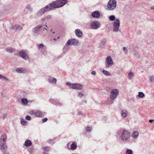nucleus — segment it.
Listing matches in <instances>:
<instances>
[{
	"mask_svg": "<svg viewBox=\"0 0 154 154\" xmlns=\"http://www.w3.org/2000/svg\"><path fill=\"white\" fill-rule=\"evenodd\" d=\"M68 2L67 0H57L53 1L45 7L40 9L35 15L38 17H40L46 11L55 10L57 8L61 7Z\"/></svg>",
	"mask_w": 154,
	"mask_h": 154,
	"instance_id": "1",
	"label": "nucleus"
},
{
	"mask_svg": "<svg viewBox=\"0 0 154 154\" xmlns=\"http://www.w3.org/2000/svg\"><path fill=\"white\" fill-rule=\"evenodd\" d=\"M66 85L69 86L70 88L77 90H81L83 88L82 85L80 83H71L69 82H67Z\"/></svg>",
	"mask_w": 154,
	"mask_h": 154,
	"instance_id": "2",
	"label": "nucleus"
},
{
	"mask_svg": "<svg viewBox=\"0 0 154 154\" xmlns=\"http://www.w3.org/2000/svg\"><path fill=\"white\" fill-rule=\"evenodd\" d=\"M117 2L116 0H110L107 3L106 10L109 11L114 10L116 8Z\"/></svg>",
	"mask_w": 154,
	"mask_h": 154,
	"instance_id": "3",
	"label": "nucleus"
},
{
	"mask_svg": "<svg viewBox=\"0 0 154 154\" xmlns=\"http://www.w3.org/2000/svg\"><path fill=\"white\" fill-rule=\"evenodd\" d=\"M130 137V133L127 131L123 130L122 132L120 138L123 141H128L129 140Z\"/></svg>",
	"mask_w": 154,
	"mask_h": 154,
	"instance_id": "4",
	"label": "nucleus"
},
{
	"mask_svg": "<svg viewBox=\"0 0 154 154\" xmlns=\"http://www.w3.org/2000/svg\"><path fill=\"white\" fill-rule=\"evenodd\" d=\"M119 94V91L117 89H112L111 91L109 96L111 100H114L117 97Z\"/></svg>",
	"mask_w": 154,
	"mask_h": 154,
	"instance_id": "5",
	"label": "nucleus"
},
{
	"mask_svg": "<svg viewBox=\"0 0 154 154\" xmlns=\"http://www.w3.org/2000/svg\"><path fill=\"white\" fill-rule=\"evenodd\" d=\"M120 25L119 20L117 19H116L113 23V30L114 32H117L119 31Z\"/></svg>",
	"mask_w": 154,
	"mask_h": 154,
	"instance_id": "6",
	"label": "nucleus"
},
{
	"mask_svg": "<svg viewBox=\"0 0 154 154\" xmlns=\"http://www.w3.org/2000/svg\"><path fill=\"white\" fill-rule=\"evenodd\" d=\"M42 24H39L37 26L34 27L32 29V32L33 34L35 35H38L39 34V30L42 27Z\"/></svg>",
	"mask_w": 154,
	"mask_h": 154,
	"instance_id": "7",
	"label": "nucleus"
},
{
	"mask_svg": "<svg viewBox=\"0 0 154 154\" xmlns=\"http://www.w3.org/2000/svg\"><path fill=\"white\" fill-rule=\"evenodd\" d=\"M113 62L110 56H108L106 58V68H109L110 66H111L113 65Z\"/></svg>",
	"mask_w": 154,
	"mask_h": 154,
	"instance_id": "8",
	"label": "nucleus"
},
{
	"mask_svg": "<svg viewBox=\"0 0 154 154\" xmlns=\"http://www.w3.org/2000/svg\"><path fill=\"white\" fill-rule=\"evenodd\" d=\"M100 26V23L97 20L93 21L91 23V26L93 29H97Z\"/></svg>",
	"mask_w": 154,
	"mask_h": 154,
	"instance_id": "9",
	"label": "nucleus"
},
{
	"mask_svg": "<svg viewBox=\"0 0 154 154\" xmlns=\"http://www.w3.org/2000/svg\"><path fill=\"white\" fill-rule=\"evenodd\" d=\"M19 54L20 56L24 60H27L29 59L27 53L23 50L20 51L19 52Z\"/></svg>",
	"mask_w": 154,
	"mask_h": 154,
	"instance_id": "10",
	"label": "nucleus"
},
{
	"mask_svg": "<svg viewBox=\"0 0 154 154\" xmlns=\"http://www.w3.org/2000/svg\"><path fill=\"white\" fill-rule=\"evenodd\" d=\"M79 43L78 40L75 38L71 39L69 40L67 42V44L69 45H77Z\"/></svg>",
	"mask_w": 154,
	"mask_h": 154,
	"instance_id": "11",
	"label": "nucleus"
},
{
	"mask_svg": "<svg viewBox=\"0 0 154 154\" xmlns=\"http://www.w3.org/2000/svg\"><path fill=\"white\" fill-rule=\"evenodd\" d=\"M7 149V146L6 143L0 141V149L2 151L6 150Z\"/></svg>",
	"mask_w": 154,
	"mask_h": 154,
	"instance_id": "12",
	"label": "nucleus"
},
{
	"mask_svg": "<svg viewBox=\"0 0 154 154\" xmlns=\"http://www.w3.org/2000/svg\"><path fill=\"white\" fill-rule=\"evenodd\" d=\"M16 72L18 73H25L27 72L28 70L24 68L19 67L17 68L16 70Z\"/></svg>",
	"mask_w": 154,
	"mask_h": 154,
	"instance_id": "13",
	"label": "nucleus"
},
{
	"mask_svg": "<svg viewBox=\"0 0 154 154\" xmlns=\"http://www.w3.org/2000/svg\"><path fill=\"white\" fill-rule=\"evenodd\" d=\"M48 81L50 84H55L57 82V79L55 78H53L51 76H49L48 79Z\"/></svg>",
	"mask_w": 154,
	"mask_h": 154,
	"instance_id": "14",
	"label": "nucleus"
},
{
	"mask_svg": "<svg viewBox=\"0 0 154 154\" xmlns=\"http://www.w3.org/2000/svg\"><path fill=\"white\" fill-rule=\"evenodd\" d=\"M75 32L76 36L79 38L82 37L83 35V32L80 29H76Z\"/></svg>",
	"mask_w": 154,
	"mask_h": 154,
	"instance_id": "15",
	"label": "nucleus"
},
{
	"mask_svg": "<svg viewBox=\"0 0 154 154\" xmlns=\"http://www.w3.org/2000/svg\"><path fill=\"white\" fill-rule=\"evenodd\" d=\"M107 42V40L106 38L103 39L100 44V47L101 48H103L105 47V46Z\"/></svg>",
	"mask_w": 154,
	"mask_h": 154,
	"instance_id": "16",
	"label": "nucleus"
},
{
	"mask_svg": "<svg viewBox=\"0 0 154 154\" xmlns=\"http://www.w3.org/2000/svg\"><path fill=\"white\" fill-rule=\"evenodd\" d=\"M121 116L122 117L125 118L128 115V111L126 109H122L121 111Z\"/></svg>",
	"mask_w": 154,
	"mask_h": 154,
	"instance_id": "17",
	"label": "nucleus"
},
{
	"mask_svg": "<svg viewBox=\"0 0 154 154\" xmlns=\"http://www.w3.org/2000/svg\"><path fill=\"white\" fill-rule=\"evenodd\" d=\"M92 16L94 18H98L100 15L99 11H96L93 12L91 14Z\"/></svg>",
	"mask_w": 154,
	"mask_h": 154,
	"instance_id": "18",
	"label": "nucleus"
},
{
	"mask_svg": "<svg viewBox=\"0 0 154 154\" xmlns=\"http://www.w3.org/2000/svg\"><path fill=\"white\" fill-rule=\"evenodd\" d=\"M6 51L9 53H12L16 51V49L11 47H8L6 48Z\"/></svg>",
	"mask_w": 154,
	"mask_h": 154,
	"instance_id": "19",
	"label": "nucleus"
},
{
	"mask_svg": "<svg viewBox=\"0 0 154 154\" xmlns=\"http://www.w3.org/2000/svg\"><path fill=\"white\" fill-rule=\"evenodd\" d=\"M7 137L6 134L5 133L3 134L1 136L0 141L2 140V142L6 143Z\"/></svg>",
	"mask_w": 154,
	"mask_h": 154,
	"instance_id": "20",
	"label": "nucleus"
},
{
	"mask_svg": "<svg viewBox=\"0 0 154 154\" xmlns=\"http://www.w3.org/2000/svg\"><path fill=\"white\" fill-rule=\"evenodd\" d=\"M139 133L137 131H134L132 134V137L134 139H136L139 136Z\"/></svg>",
	"mask_w": 154,
	"mask_h": 154,
	"instance_id": "21",
	"label": "nucleus"
},
{
	"mask_svg": "<svg viewBox=\"0 0 154 154\" xmlns=\"http://www.w3.org/2000/svg\"><path fill=\"white\" fill-rule=\"evenodd\" d=\"M32 145V143L31 141L29 140H26L25 142L24 145L26 146H31Z\"/></svg>",
	"mask_w": 154,
	"mask_h": 154,
	"instance_id": "22",
	"label": "nucleus"
},
{
	"mask_svg": "<svg viewBox=\"0 0 154 154\" xmlns=\"http://www.w3.org/2000/svg\"><path fill=\"white\" fill-rule=\"evenodd\" d=\"M35 115L37 117H42L44 116L43 113L39 111L36 112L35 113Z\"/></svg>",
	"mask_w": 154,
	"mask_h": 154,
	"instance_id": "23",
	"label": "nucleus"
},
{
	"mask_svg": "<svg viewBox=\"0 0 154 154\" xmlns=\"http://www.w3.org/2000/svg\"><path fill=\"white\" fill-rule=\"evenodd\" d=\"M101 72L103 74L106 76H110L111 75V74L107 70H103Z\"/></svg>",
	"mask_w": 154,
	"mask_h": 154,
	"instance_id": "24",
	"label": "nucleus"
},
{
	"mask_svg": "<svg viewBox=\"0 0 154 154\" xmlns=\"http://www.w3.org/2000/svg\"><path fill=\"white\" fill-rule=\"evenodd\" d=\"M54 103V104L59 106H62L63 104L61 102L57 100H55Z\"/></svg>",
	"mask_w": 154,
	"mask_h": 154,
	"instance_id": "25",
	"label": "nucleus"
},
{
	"mask_svg": "<svg viewBox=\"0 0 154 154\" xmlns=\"http://www.w3.org/2000/svg\"><path fill=\"white\" fill-rule=\"evenodd\" d=\"M77 145L75 143H72L71 144L70 147V149L72 150H74L76 149L77 148Z\"/></svg>",
	"mask_w": 154,
	"mask_h": 154,
	"instance_id": "26",
	"label": "nucleus"
},
{
	"mask_svg": "<svg viewBox=\"0 0 154 154\" xmlns=\"http://www.w3.org/2000/svg\"><path fill=\"white\" fill-rule=\"evenodd\" d=\"M21 102L24 105H26L28 103L27 100L26 98H23L21 99Z\"/></svg>",
	"mask_w": 154,
	"mask_h": 154,
	"instance_id": "27",
	"label": "nucleus"
},
{
	"mask_svg": "<svg viewBox=\"0 0 154 154\" xmlns=\"http://www.w3.org/2000/svg\"><path fill=\"white\" fill-rule=\"evenodd\" d=\"M134 76V73L132 72H130L128 73V78L129 79H132L133 77Z\"/></svg>",
	"mask_w": 154,
	"mask_h": 154,
	"instance_id": "28",
	"label": "nucleus"
},
{
	"mask_svg": "<svg viewBox=\"0 0 154 154\" xmlns=\"http://www.w3.org/2000/svg\"><path fill=\"white\" fill-rule=\"evenodd\" d=\"M55 138L52 139H49L47 140V142L49 144H53L55 142Z\"/></svg>",
	"mask_w": 154,
	"mask_h": 154,
	"instance_id": "29",
	"label": "nucleus"
},
{
	"mask_svg": "<svg viewBox=\"0 0 154 154\" xmlns=\"http://www.w3.org/2000/svg\"><path fill=\"white\" fill-rule=\"evenodd\" d=\"M149 81L152 83H154V75H151L149 78Z\"/></svg>",
	"mask_w": 154,
	"mask_h": 154,
	"instance_id": "30",
	"label": "nucleus"
},
{
	"mask_svg": "<svg viewBox=\"0 0 154 154\" xmlns=\"http://www.w3.org/2000/svg\"><path fill=\"white\" fill-rule=\"evenodd\" d=\"M0 78L6 80L7 81L9 82V80L6 77L4 76L3 75L0 74Z\"/></svg>",
	"mask_w": 154,
	"mask_h": 154,
	"instance_id": "31",
	"label": "nucleus"
},
{
	"mask_svg": "<svg viewBox=\"0 0 154 154\" xmlns=\"http://www.w3.org/2000/svg\"><path fill=\"white\" fill-rule=\"evenodd\" d=\"M145 96L144 94L143 93L141 92H140L138 93V97L141 98H143Z\"/></svg>",
	"mask_w": 154,
	"mask_h": 154,
	"instance_id": "32",
	"label": "nucleus"
},
{
	"mask_svg": "<svg viewBox=\"0 0 154 154\" xmlns=\"http://www.w3.org/2000/svg\"><path fill=\"white\" fill-rule=\"evenodd\" d=\"M20 27L19 25L18 24H16L12 26V29L14 30H17Z\"/></svg>",
	"mask_w": 154,
	"mask_h": 154,
	"instance_id": "33",
	"label": "nucleus"
},
{
	"mask_svg": "<svg viewBox=\"0 0 154 154\" xmlns=\"http://www.w3.org/2000/svg\"><path fill=\"white\" fill-rule=\"evenodd\" d=\"M26 8L29 10L30 11H32V9L30 5H27L26 7Z\"/></svg>",
	"mask_w": 154,
	"mask_h": 154,
	"instance_id": "34",
	"label": "nucleus"
},
{
	"mask_svg": "<svg viewBox=\"0 0 154 154\" xmlns=\"http://www.w3.org/2000/svg\"><path fill=\"white\" fill-rule=\"evenodd\" d=\"M126 154H133V151L132 150L128 149L126 151Z\"/></svg>",
	"mask_w": 154,
	"mask_h": 154,
	"instance_id": "35",
	"label": "nucleus"
},
{
	"mask_svg": "<svg viewBox=\"0 0 154 154\" xmlns=\"http://www.w3.org/2000/svg\"><path fill=\"white\" fill-rule=\"evenodd\" d=\"M109 19L111 21H113L114 20L115 21V20H116L115 17L114 15H111L109 17Z\"/></svg>",
	"mask_w": 154,
	"mask_h": 154,
	"instance_id": "36",
	"label": "nucleus"
},
{
	"mask_svg": "<svg viewBox=\"0 0 154 154\" xmlns=\"http://www.w3.org/2000/svg\"><path fill=\"white\" fill-rule=\"evenodd\" d=\"M51 16L50 15H48L46 17H45L43 18L42 20V21H44L45 20H46L47 19L48 20L49 19H51Z\"/></svg>",
	"mask_w": 154,
	"mask_h": 154,
	"instance_id": "37",
	"label": "nucleus"
},
{
	"mask_svg": "<svg viewBox=\"0 0 154 154\" xmlns=\"http://www.w3.org/2000/svg\"><path fill=\"white\" fill-rule=\"evenodd\" d=\"M20 122L21 124L23 125H26V122L24 119H22L21 120Z\"/></svg>",
	"mask_w": 154,
	"mask_h": 154,
	"instance_id": "38",
	"label": "nucleus"
},
{
	"mask_svg": "<svg viewBox=\"0 0 154 154\" xmlns=\"http://www.w3.org/2000/svg\"><path fill=\"white\" fill-rule=\"evenodd\" d=\"M84 96V94L81 92L79 93L77 95V96L78 97L82 98Z\"/></svg>",
	"mask_w": 154,
	"mask_h": 154,
	"instance_id": "39",
	"label": "nucleus"
},
{
	"mask_svg": "<svg viewBox=\"0 0 154 154\" xmlns=\"http://www.w3.org/2000/svg\"><path fill=\"white\" fill-rule=\"evenodd\" d=\"M85 130L87 131L90 132L92 130V128L91 127L87 126L85 128Z\"/></svg>",
	"mask_w": 154,
	"mask_h": 154,
	"instance_id": "40",
	"label": "nucleus"
},
{
	"mask_svg": "<svg viewBox=\"0 0 154 154\" xmlns=\"http://www.w3.org/2000/svg\"><path fill=\"white\" fill-rule=\"evenodd\" d=\"M49 147L48 146H46L45 147H43L42 148V149L44 151H49Z\"/></svg>",
	"mask_w": 154,
	"mask_h": 154,
	"instance_id": "41",
	"label": "nucleus"
},
{
	"mask_svg": "<svg viewBox=\"0 0 154 154\" xmlns=\"http://www.w3.org/2000/svg\"><path fill=\"white\" fill-rule=\"evenodd\" d=\"M123 50L124 51L125 54H127L128 52V50H127V48L124 47L123 48Z\"/></svg>",
	"mask_w": 154,
	"mask_h": 154,
	"instance_id": "42",
	"label": "nucleus"
},
{
	"mask_svg": "<svg viewBox=\"0 0 154 154\" xmlns=\"http://www.w3.org/2000/svg\"><path fill=\"white\" fill-rule=\"evenodd\" d=\"M25 119L28 120L30 121L31 120V117L30 116H27L25 118Z\"/></svg>",
	"mask_w": 154,
	"mask_h": 154,
	"instance_id": "43",
	"label": "nucleus"
},
{
	"mask_svg": "<svg viewBox=\"0 0 154 154\" xmlns=\"http://www.w3.org/2000/svg\"><path fill=\"white\" fill-rule=\"evenodd\" d=\"M44 46V45L42 44H40L39 45L38 48V49H40L41 48H43Z\"/></svg>",
	"mask_w": 154,
	"mask_h": 154,
	"instance_id": "44",
	"label": "nucleus"
},
{
	"mask_svg": "<svg viewBox=\"0 0 154 154\" xmlns=\"http://www.w3.org/2000/svg\"><path fill=\"white\" fill-rule=\"evenodd\" d=\"M48 120V118H44L42 119V123L45 122H46Z\"/></svg>",
	"mask_w": 154,
	"mask_h": 154,
	"instance_id": "45",
	"label": "nucleus"
},
{
	"mask_svg": "<svg viewBox=\"0 0 154 154\" xmlns=\"http://www.w3.org/2000/svg\"><path fill=\"white\" fill-rule=\"evenodd\" d=\"M2 152L3 154H10L8 152L5 151H2Z\"/></svg>",
	"mask_w": 154,
	"mask_h": 154,
	"instance_id": "46",
	"label": "nucleus"
},
{
	"mask_svg": "<svg viewBox=\"0 0 154 154\" xmlns=\"http://www.w3.org/2000/svg\"><path fill=\"white\" fill-rule=\"evenodd\" d=\"M68 45L67 44V43L66 44V45L64 46L63 48L64 49H68Z\"/></svg>",
	"mask_w": 154,
	"mask_h": 154,
	"instance_id": "47",
	"label": "nucleus"
},
{
	"mask_svg": "<svg viewBox=\"0 0 154 154\" xmlns=\"http://www.w3.org/2000/svg\"><path fill=\"white\" fill-rule=\"evenodd\" d=\"M112 100H109V102H108V103L109 104H111L113 103V101H112Z\"/></svg>",
	"mask_w": 154,
	"mask_h": 154,
	"instance_id": "48",
	"label": "nucleus"
},
{
	"mask_svg": "<svg viewBox=\"0 0 154 154\" xmlns=\"http://www.w3.org/2000/svg\"><path fill=\"white\" fill-rule=\"evenodd\" d=\"M91 74L93 75H96V72L95 71H92L91 72Z\"/></svg>",
	"mask_w": 154,
	"mask_h": 154,
	"instance_id": "49",
	"label": "nucleus"
},
{
	"mask_svg": "<svg viewBox=\"0 0 154 154\" xmlns=\"http://www.w3.org/2000/svg\"><path fill=\"white\" fill-rule=\"evenodd\" d=\"M7 114H4L3 116V119H5V118H7Z\"/></svg>",
	"mask_w": 154,
	"mask_h": 154,
	"instance_id": "50",
	"label": "nucleus"
},
{
	"mask_svg": "<svg viewBox=\"0 0 154 154\" xmlns=\"http://www.w3.org/2000/svg\"><path fill=\"white\" fill-rule=\"evenodd\" d=\"M30 114L32 115H33L35 114V113L33 111H31L30 112Z\"/></svg>",
	"mask_w": 154,
	"mask_h": 154,
	"instance_id": "51",
	"label": "nucleus"
},
{
	"mask_svg": "<svg viewBox=\"0 0 154 154\" xmlns=\"http://www.w3.org/2000/svg\"><path fill=\"white\" fill-rule=\"evenodd\" d=\"M149 122L150 123H152L153 122V119H149Z\"/></svg>",
	"mask_w": 154,
	"mask_h": 154,
	"instance_id": "52",
	"label": "nucleus"
},
{
	"mask_svg": "<svg viewBox=\"0 0 154 154\" xmlns=\"http://www.w3.org/2000/svg\"><path fill=\"white\" fill-rule=\"evenodd\" d=\"M78 113L79 115L82 114V112L81 111H79L78 112Z\"/></svg>",
	"mask_w": 154,
	"mask_h": 154,
	"instance_id": "53",
	"label": "nucleus"
},
{
	"mask_svg": "<svg viewBox=\"0 0 154 154\" xmlns=\"http://www.w3.org/2000/svg\"><path fill=\"white\" fill-rule=\"evenodd\" d=\"M29 151L30 152H32L33 151L32 149H29Z\"/></svg>",
	"mask_w": 154,
	"mask_h": 154,
	"instance_id": "54",
	"label": "nucleus"
},
{
	"mask_svg": "<svg viewBox=\"0 0 154 154\" xmlns=\"http://www.w3.org/2000/svg\"><path fill=\"white\" fill-rule=\"evenodd\" d=\"M48 28V27H47V28H44V29H43V30H44V29H45V30H47V31H48V30L47 29V28Z\"/></svg>",
	"mask_w": 154,
	"mask_h": 154,
	"instance_id": "55",
	"label": "nucleus"
},
{
	"mask_svg": "<svg viewBox=\"0 0 154 154\" xmlns=\"http://www.w3.org/2000/svg\"><path fill=\"white\" fill-rule=\"evenodd\" d=\"M151 9H154V7H151Z\"/></svg>",
	"mask_w": 154,
	"mask_h": 154,
	"instance_id": "56",
	"label": "nucleus"
},
{
	"mask_svg": "<svg viewBox=\"0 0 154 154\" xmlns=\"http://www.w3.org/2000/svg\"><path fill=\"white\" fill-rule=\"evenodd\" d=\"M44 25H45L46 27H47V25L46 23H45V24Z\"/></svg>",
	"mask_w": 154,
	"mask_h": 154,
	"instance_id": "57",
	"label": "nucleus"
},
{
	"mask_svg": "<svg viewBox=\"0 0 154 154\" xmlns=\"http://www.w3.org/2000/svg\"><path fill=\"white\" fill-rule=\"evenodd\" d=\"M84 101L85 103H86L87 102V101L86 100H84Z\"/></svg>",
	"mask_w": 154,
	"mask_h": 154,
	"instance_id": "58",
	"label": "nucleus"
},
{
	"mask_svg": "<svg viewBox=\"0 0 154 154\" xmlns=\"http://www.w3.org/2000/svg\"><path fill=\"white\" fill-rule=\"evenodd\" d=\"M14 55H18V53H15Z\"/></svg>",
	"mask_w": 154,
	"mask_h": 154,
	"instance_id": "59",
	"label": "nucleus"
},
{
	"mask_svg": "<svg viewBox=\"0 0 154 154\" xmlns=\"http://www.w3.org/2000/svg\"><path fill=\"white\" fill-rule=\"evenodd\" d=\"M22 29V27H20V29Z\"/></svg>",
	"mask_w": 154,
	"mask_h": 154,
	"instance_id": "60",
	"label": "nucleus"
},
{
	"mask_svg": "<svg viewBox=\"0 0 154 154\" xmlns=\"http://www.w3.org/2000/svg\"><path fill=\"white\" fill-rule=\"evenodd\" d=\"M43 154H47L45 152H43Z\"/></svg>",
	"mask_w": 154,
	"mask_h": 154,
	"instance_id": "61",
	"label": "nucleus"
},
{
	"mask_svg": "<svg viewBox=\"0 0 154 154\" xmlns=\"http://www.w3.org/2000/svg\"><path fill=\"white\" fill-rule=\"evenodd\" d=\"M52 33H53V34H54V33H55V32H52Z\"/></svg>",
	"mask_w": 154,
	"mask_h": 154,
	"instance_id": "62",
	"label": "nucleus"
},
{
	"mask_svg": "<svg viewBox=\"0 0 154 154\" xmlns=\"http://www.w3.org/2000/svg\"><path fill=\"white\" fill-rule=\"evenodd\" d=\"M119 134H120V133H119V131H118V134L119 135Z\"/></svg>",
	"mask_w": 154,
	"mask_h": 154,
	"instance_id": "63",
	"label": "nucleus"
},
{
	"mask_svg": "<svg viewBox=\"0 0 154 154\" xmlns=\"http://www.w3.org/2000/svg\"><path fill=\"white\" fill-rule=\"evenodd\" d=\"M54 40H56V39H55V38H54Z\"/></svg>",
	"mask_w": 154,
	"mask_h": 154,
	"instance_id": "64",
	"label": "nucleus"
}]
</instances>
